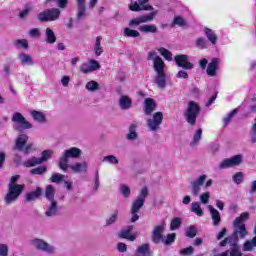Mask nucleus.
<instances>
[{"instance_id":"1","label":"nucleus","mask_w":256,"mask_h":256,"mask_svg":"<svg viewBox=\"0 0 256 256\" xmlns=\"http://www.w3.org/2000/svg\"><path fill=\"white\" fill-rule=\"evenodd\" d=\"M147 60L153 62V69L156 73L154 83L158 89H165L167 87V75L165 74V61L157 55L155 50L148 52Z\"/></svg>"},{"instance_id":"2","label":"nucleus","mask_w":256,"mask_h":256,"mask_svg":"<svg viewBox=\"0 0 256 256\" xmlns=\"http://www.w3.org/2000/svg\"><path fill=\"white\" fill-rule=\"evenodd\" d=\"M21 176L15 175L12 176L10 179V182L8 184V192L6 193L4 197V203L6 205H12V203H15L17 199L21 196V193H23V190L25 189V184H17V181Z\"/></svg>"},{"instance_id":"3","label":"nucleus","mask_w":256,"mask_h":256,"mask_svg":"<svg viewBox=\"0 0 256 256\" xmlns=\"http://www.w3.org/2000/svg\"><path fill=\"white\" fill-rule=\"evenodd\" d=\"M146 197H149V189L147 186L143 187L140 190L139 195L134 199V201L131 204L130 213H131V219L130 223H135V221H139V212L141 209H143V206L145 205V199Z\"/></svg>"},{"instance_id":"4","label":"nucleus","mask_w":256,"mask_h":256,"mask_svg":"<svg viewBox=\"0 0 256 256\" xmlns=\"http://www.w3.org/2000/svg\"><path fill=\"white\" fill-rule=\"evenodd\" d=\"M83 151L77 147H71L62 152L58 160V167L61 171H69V159H80Z\"/></svg>"},{"instance_id":"5","label":"nucleus","mask_w":256,"mask_h":256,"mask_svg":"<svg viewBox=\"0 0 256 256\" xmlns=\"http://www.w3.org/2000/svg\"><path fill=\"white\" fill-rule=\"evenodd\" d=\"M201 114V106L195 101H189L184 111L185 121L192 127L197 123V117Z\"/></svg>"},{"instance_id":"6","label":"nucleus","mask_w":256,"mask_h":256,"mask_svg":"<svg viewBox=\"0 0 256 256\" xmlns=\"http://www.w3.org/2000/svg\"><path fill=\"white\" fill-rule=\"evenodd\" d=\"M39 23H53L61 19V10L59 8H47L39 12L36 16Z\"/></svg>"},{"instance_id":"7","label":"nucleus","mask_w":256,"mask_h":256,"mask_svg":"<svg viewBox=\"0 0 256 256\" xmlns=\"http://www.w3.org/2000/svg\"><path fill=\"white\" fill-rule=\"evenodd\" d=\"M12 123H16L13 125L14 131H18V133H21V131H25V129H33V124L31 122L27 121L25 119V116L21 114V112H15L12 115Z\"/></svg>"},{"instance_id":"8","label":"nucleus","mask_w":256,"mask_h":256,"mask_svg":"<svg viewBox=\"0 0 256 256\" xmlns=\"http://www.w3.org/2000/svg\"><path fill=\"white\" fill-rule=\"evenodd\" d=\"M149 131L156 133L163 125V112H155L151 118L146 119Z\"/></svg>"},{"instance_id":"9","label":"nucleus","mask_w":256,"mask_h":256,"mask_svg":"<svg viewBox=\"0 0 256 256\" xmlns=\"http://www.w3.org/2000/svg\"><path fill=\"white\" fill-rule=\"evenodd\" d=\"M31 245L33 248L37 249V251H43V253H48V255L55 254V251L57 250L55 246L39 238L31 240Z\"/></svg>"},{"instance_id":"10","label":"nucleus","mask_w":256,"mask_h":256,"mask_svg":"<svg viewBox=\"0 0 256 256\" xmlns=\"http://www.w3.org/2000/svg\"><path fill=\"white\" fill-rule=\"evenodd\" d=\"M246 235H248V232L245 224L233 222V232L231 236L234 238V241L239 243V239H245Z\"/></svg>"},{"instance_id":"11","label":"nucleus","mask_w":256,"mask_h":256,"mask_svg":"<svg viewBox=\"0 0 256 256\" xmlns=\"http://www.w3.org/2000/svg\"><path fill=\"white\" fill-rule=\"evenodd\" d=\"M174 61L177 67H181L184 71H191V69H194L195 67V64L189 61V56L185 54L176 55Z\"/></svg>"},{"instance_id":"12","label":"nucleus","mask_w":256,"mask_h":256,"mask_svg":"<svg viewBox=\"0 0 256 256\" xmlns=\"http://www.w3.org/2000/svg\"><path fill=\"white\" fill-rule=\"evenodd\" d=\"M243 163V157L241 155H236L232 158H226L219 164V169H229V167H237Z\"/></svg>"},{"instance_id":"13","label":"nucleus","mask_w":256,"mask_h":256,"mask_svg":"<svg viewBox=\"0 0 256 256\" xmlns=\"http://www.w3.org/2000/svg\"><path fill=\"white\" fill-rule=\"evenodd\" d=\"M221 65V58L214 57L208 63L206 68V75L208 77H217V72L219 71V67Z\"/></svg>"},{"instance_id":"14","label":"nucleus","mask_w":256,"mask_h":256,"mask_svg":"<svg viewBox=\"0 0 256 256\" xmlns=\"http://www.w3.org/2000/svg\"><path fill=\"white\" fill-rule=\"evenodd\" d=\"M206 179H207V175L202 174L196 180L190 182L192 195L194 197H197V195L201 193V187H203V184L205 183Z\"/></svg>"},{"instance_id":"15","label":"nucleus","mask_w":256,"mask_h":256,"mask_svg":"<svg viewBox=\"0 0 256 256\" xmlns=\"http://www.w3.org/2000/svg\"><path fill=\"white\" fill-rule=\"evenodd\" d=\"M97 69H101V64L95 59L89 60L88 63H83L80 67V71L85 75H87V73H93V71H97Z\"/></svg>"},{"instance_id":"16","label":"nucleus","mask_w":256,"mask_h":256,"mask_svg":"<svg viewBox=\"0 0 256 256\" xmlns=\"http://www.w3.org/2000/svg\"><path fill=\"white\" fill-rule=\"evenodd\" d=\"M129 9L130 11H135V12L153 11V6H151L148 1H139V2L135 1L129 4Z\"/></svg>"},{"instance_id":"17","label":"nucleus","mask_w":256,"mask_h":256,"mask_svg":"<svg viewBox=\"0 0 256 256\" xmlns=\"http://www.w3.org/2000/svg\"><path fill=\"white\" fill-rule=\"evenodd\" d=\"M165 232V226L164 225H157L153 228L151 241H153L156 245H159L163 238V233Z\"/></svg>"},{"instance_id":"18","label":"nucleus","mask_w":256,"mask_h":256,"mask_svg":"<svg viewBox=\"0 0 256 256\" xmlns=\"http://www.w3.org/2000/svg\"><path fill=\"white\" fill-rule=\"evenodd\" d=\"M154 18H155V14L153 13L139 16L129 21V27H139L141 23H149V21H153Z\"/></svg>"},{"instance_id":"19","label":"nucleus","mask_w":256,"mask_h":256,"mask_svg":"<svg viewBox=\"0 0 256 256\" xmlns=\"http://www.w3.org/2000/svg\"><path fill=\"white\" fill-rule=\"evenodd\" d=\"M44 215L48 219H51L53 217H57L60 215L59 204L57 203V201L50 202V204L46 206V211Z\"/></svg>"},{"instance_id":"20","label":"nucleus","mask_w":256,"mask_h":256,"mask_svg":"<svg viewBox=\"0 0 256 256\" xmlns=\"http://www.w3.org/2000/svg\"><path fill=\"white\" fill-rule=\"evenodd\" d=\"M157 111V102L153 98H146L144 100L143 112L147 116L153 115V112Z\"/></svg>"},{"instance_id":"21","label":"nucleus","mask_w":256,"mask_h":256,"mask_svg":"<svg viewBox=\"0 0 256 256\" xmlns=\"http://www.w3.org/2000/svg\"><path fill=\"white\" fill-rule=\"evenodd\" d=\"M118 106L121 111H129L133 107V99L128 95H121L118 100Z\"/></svg>"},{"instance_id":"22","label":"nucleus","mask_w":256,"mask_h":256,"mask_svg":"<svg viewBox=\"0 0 256 256\" xmlns=\"http://www.w3.org/2000/svg\"><path fill=\"white\" fill-rule=\"evenodd\" d=\"M42 195H43V188L36 187V189L34 191L26 193L25 201L27 203H31L33 201H37V199H41Z\"/></svg>"},{"instance_id":"23","label":"nucleus","mask_w":256,"mask_h":256,"mask_svg":"<svg viewBox=\"0 0 256 256\" xmlns=\"http://www.w3.org/2000/svg\"><path fill=\"white\" fill-rule=\"evenodd\" d=\"M133 229V225L126 226L118 233V237H120V239H127L128 241H135L136 237L131 234Z\"/></svg>"},{"instance_id":"24","label":"nucleus","mask_w":256,"mask_h":256,"mask_svg":"<svg viewBox=\"0 0 256 256\" xmlns=\"http://www.w3.org/2000/svg\"><path fill=\"white\" fill-rule=\"evenodd\" d=\"M208 211H210L214 227H219L221 225V213L211 205H208Z\"/></svg>"},{"instance_id":"25","label":"nucleus","mask_w":256,"mask_h":256,"mask_svg":"<svg viewBox=\"0 0 256 256\" xmlns=\"http://www.w3.org/2000/svg\"><path fill=\"white\" fill-rule=\"evenodd\" d=\"M85 17H87V6L85 5V1H78L76 20L83 21Z\"/></svg>"},{"instance_id":"26","label":"nucleus","mask_w":256,"mask_h":256,"mask_svg":"<svg viewBox=\"0 0 256 256\" xmlns=\"http://www.w3.org/2000/svg\"><path fill=\"white\" fill-rule=\"evenodd\" d=\"M30 115L36 123H40V125H45L47 123V115L44 112L33 110L30 112Z\"/></svg>"},{"instance_id":"27","label":"nucleus","mask_w":256,"mask_h":256,"mask_svg":"<svg viewBox=\"0 0 256 256\" xmlns=\"http://www.w3.org/2000/svg\"><path fill=\"white\" fill-rule=\"evenodd\" d=\"M28 141H29V136H27V134L18 135L15 141L14 149H17V151H23V147L27 145Z\"/></svg>"},{"instance_id":"28","label":"nucleus","mask_w":256,"mask_h":256,"mask_svg":"<svg viewBox=\"0 0 256 256\" xmlns=\"http://www.w3.org/2000/svg\"><path fill=\"white\" fill-rule=\"evenodd\" d=\"M18 59L24 67H31L32 65H35V61H33V57L29 54L20 53L18 55Z\"/></svg>"},{"instance_id":"29","label":"nucleus","mask_w":256,"mask_h":256,"mask_svg":"<svg viewBox=\"0 0 256 256\" xmlns=\"http://www.w3.org/2000/svg\"><path fill=\"white\" fill-rule=\"evenodd\" d=\"M138 127H139V125L137 123H132L129 126V132L126 135V139L128 141H135V139H139V134H137Z\"/></svg>"},{"instance_id":"30","label":"nucleus","mask_w":256,"mask_h":256,"mask_svg":"<svg viewBox=\"0 0 256 256\" xmlns=\"http://www.w3.org/2000/svg\"><path fill=\"white\" fill-rule=\"evenodd\" d=\"M88 167H89V163H87V161H84V162H77L74 165H71L70 169L74 173H83V172H87Z\"/></svg>"},{"instance_id":"31","label":"nucleus","mask_w":256,"mask_h":256,"mask_svg":"<svg viewBox=\"0 0 256 256\" xmlns=\"http://www.w3.org/2000/svg\"><path fill=\"white\" fill-rule=\"evenodd\" d=\"M103 41V37L97 36L94 41V53L96 57H101L103 55V46L101 45V42Z\"/></svg>"},{"instance_id":"32","label":"nucleus","mask_w":256,"mask_h":256,"mask_svg":"<svg viewBox=\"0 0 256 256\" xmlns=\"http://www.w3.org/2000/svg\"><path fill=\"white\" fill-rule=\"evenodd\" d=\"M204 34L212 45H217V34L208 27H204Z\"/></svg>"},{"instance_id":"33","label":"nucleus","mask_w":256,"mask_h":256,"mask_svg":"<svg viewBox=\"0 0 256 256\" xmlns=\"http://www.w3.org/2000/svg\"><path fill=\"white\" fill-rule=\"evenodd\" d=\"M45 36H46V43L49 45H53L57 41V36H55V32L51 28H46L45 29Z\"/></svg>"},{"instance_id":"34","label":"nucleus","mask_w":256,"mask_h":256,"mask_svg":"<svg viewBox=\"0 0 256 256\" xmlns=\"http://www.w3.org/2000/svg\"><path fill=\"white\" fill-rule=\"evenodd\" d=\"M45 198L47 199V201H50V202L57 201L55 199V187H53V185L46 186Z\"/></svg>"},{"instance_id":"35","label":"nucleus","mask_w":256,"mask_h":256,"mask_svg":"<svg viewBox=\"0 0 256 256\" xmlns=\"http://www.w3.org/2000/svg\"><path fill=\"white\" fill-rule=\"evenodd\" d=\"M255 247H256V236H254L251 240H247L244 242L242 250L243 251H255Z\"/></svg>"},{"instance_id":"36","label":"nucleus","mask_w":256,"mask_h":256,"mask_svg":"<svg viewBox=\"0 0 256 256\" xmlns=\"http://www.w3.org/2000/svg\"><path fill=\"white\" fill-rule=\"evenodd\" d=\"M85 89L90 93H95V91L101 90V85H99L97 81L92 80L86 83Z\"/></svg>"},{"instance_id":"37","label":"nucleus","mask_w":256,"mask_h":256,"mask_svg":"<svg viewBox=\"0 0 256 256\" xmlns=\"http://www.w3.org/2000/svg\"><path fill=\"white\" fill-rule=\"evenodd\" d=\"M229 256H242L241 248L239 247V242H235L228 250Z\"/></svg>"},{"instance_id":"38","label":"nucleus","mask_w":256,"mask_h":256,"mask_svg":"<svg viewBox=\"0 0 256 256\" xmlns=\"http://www.w3.org/2000/svg\"><path fill=\"white\" fill-rule=\"evenodd\" d=\"M43 162H41V158H37L35 156H32L29 158L26 162H24V166L26 167H37V165H42Z\"/></svg>"},{"instance_id":"39","label":"nucleus","mask_w":256,"mask_h":256,"mask_svg":"<svg viewBox=\"0 0 256 256\" xmlns=\"http://www.w3.org/2000/svg\"><path fill=\"white\" fill-rule=\"evenodd\" d=\"M13 45L16 49H29V42L27 39H16L13 41Z\"/></svg>"},{"instance_id":"40","label":"nucleus","mask_w":256,"mask_h":256,"mask_svg":"<svg viewBox=\"0 0 256 256\" xmlns=\"http://www.w3.org/2000/svg\"><path fill=\"white\" fill-rule=\"evenodd\" d=\"M175 25H178V27H187V20L183 16H175L171 27H175Z\"/></svg>"},{"instance_id":"41","label":"nucleus","mask_w":256,"mask_h":256,"mask_svg":"<svg viewBox=\"0 0 256 256\" xmlns=\"http://www.w3.org/2000/svg\"><path fill=\"white\" fill-rule=\"evenodd\" d=\"M191 212L195 213L198 217H203L204 212H203V209H201V203L199 202L192 203Z\"/></svg>"},{"instance_id":"42","label":"nucleus","mask_w":256,"mask_h":256,"mask_svg":"<svg viewBox=\"0 0 256 256\" xmlns=\"http://www.w3.org/2000/svg\"><path fill=\"white\" fill-rule=\"evenodd\" d=\"M202 135H203L202 129L196 130V132L192 138V141L190 142V147H195L196 145H198L199 141H201Z\"/></svg>"},{"instance_id":"43","label":"nucleus","mask_w":256,"mask_h":256,"mask_svg":"<svg viewBox=\"0 0 256 256\" xmlns=\"http://www.w3.org/2000/svg\"><path fill=\"white\" fill-rule=\"evenodd\" d=\"M119 191L124 199H129L131 197V188L127 184H120Z\"/></svg>"},{"instance_id":"44","label":"nucleus","mask_w":256,"mask_h":256,"mask_svg":"<svg viewBox=\"0 0 256 256\" xmlns=\"http://www.w3.org/2000/svg\"><path fill=\"white\" fill-rule=\"evenodd\" d=\"M139 31H141V33H157V26L155 25H142L139 28Z\"/></svg>"},{"instance_id":"45","label":"nucleus","mask_w":256,"mask_h":256,"mask_svg":"<svg viewBox=\"0 0 256 256\" xmlns=\"http://www.w3.org/2000/svg\"><path fill=\"white\" fill-rule=\"evenodd\" d=\"M185 235L189 239H195V237H197V227H195L194 225L187 227L185 229Z\"/></svg>"},{"instance_id":"46","label":"nucleus","mask_w":256,"mask_h":256,"mask_svg":"<svg viewBox=\"0 0 256 256\" xmlns=\"http://www.w3.org/2000/svg\"><path fill=\"white\" fill-rule=\"evenodd\" d=\"M124 35L126 37H132L133 39H137V37H140L141 34L139 33V31L131 29V28H125L124 29Z\"/></svg>"},{"instance_id":"47","label":"nucleus","mask_w":256,"mask_h":256,"mask_svg":"<svg viewBox=\"0 0 256 256\" xmlns=\"http://www.w3.org/2000/svg\"><path fill=\"white\" fill-rule=\"evenodd\" d=\"M2 71L4 73V77H11L13 73V64L11 63H4L2 67Z\"/></svg>"},{"instance_id":"48","label":"nucleus","mask_w":256,"mask_h":256,"mask_svg":"<svg viewBox=\"0 0 256 256\" xmlns=\"http://www.w3.org/2000/svg\"><path fill=\"white\" fill-rule=\"evenodd\" d=\"M237 113H239V110L234 109L230 113H228L226 117L223 118V123H224L225 127H227V125H229L231 123V119H233L235 117V115H237Z\"/></svg>"},{"instance_id":"49","label":"nucleus","mask_w":256,"mask_h":256,"mask_svg":"<svg viewBox=\"0 0 256 256\" xmlns=\"http://www.w3.org/2000/svg\"><path fill=\"white\" fill-rule=\"evenodd\" d=\"M195 47H197V49H207V39H205V37H199L198 39H196Z\"/></svg>"},{"instance_id":"50","label":"nucleus","mask_w":256,"mask_h":256,"mask_svg":"<svg viewBox=\"0 0 256 256\" xmlns=\"http://www.w3.org/2000/svg\"><path fill=\"white\" fill-rule=\"evenodd\" d=\"M158 51L166 61H173V54L167 48L161 47Z\"/></svg>"},{"instance_id":"51","label":"nucleus","mask_w":256,"mask_h":256,"mask_svg":"<svg viewBox=\"0 0 256 256\" xmlns=\"http://www.w3.org/2000/svg\"><path fill=\"white\" fill-rule=\"evenodd\" d=\"M249 217H250L249 212H242L239 217L235 218L234 223L245 225V221H247Z\"/></svg>"},{"instance_id":"52","label":"nucleus","mask_w":256,"mask_h":256,"mask_svg":"<svg viewBox=\"0 0 256 256\" xmlns=\"http://www.w3.org/2000/svg\"><path fill=\"white\" fill-rule=\"evenodd\" d=\"M177 235L175 233L168 234L165 238V236L162 238L161 242L164 243V245H171V243H175Z\"/></svg>"},{"instance_id":"53","label":"nucleus","mask_w":256,"mask_h":256,"mask_svg":"<svg viewBox=\"0 0 256 256\" xmlns=\"http://www.w3.org/2000/svg\"><path fill=\"white\" fill-rule=\"evenodd\" d=\"M31 175H45L47 173V166H39L36 168H33L30 171Z\"/></svg>"},{"instance_id":"54","label":"nucleus","mask_w":256,"mask_h":256,"mask_svg":"<svg viewBox=\"0 0 256 256\" xmlns=\"http://www.w3.org/2000/svg\"><path fill=\"white\" fill-rule=\"evenodd\" d=\"M181 218L175 217L170 223V231H175L181 227Z\"/></svg>"},{"instance_id":"55","label":"nucleus","mask_w":256,"mask_h":256,"mask_svg":"<svg viewBox=\"0 0 256 256\" xmlns=\"http://www.w3.org/2000/svg\"><path fill=\"white\" fill-rule=\"evenodd\" d=\"M105 163H110V165H119V159L115 155H108L103 158Z\"/></svg>"},{"instance_id":"56","label":"nucleus","mask_w":256,"mask_h":256,"mask_svg":"<svg viewBox=\"0 0 256 256\" xmlns=\"http://www.w3.org/2000/svg\"><path fill=\"white\" fill-rule=\"evenodd\" d=\"M244 177L245 174L243 172H236L232 176V180L234 181V183H236V185H241V182L243 181Z\"/></svg>"},{"instance_id":"57","label":"nucleus","mask_w":256,"mask_h":256,"mask_svg":"<svg viewBox=\"0 0 256 256\" xmlns=\"http://www.w3.org/2000/svg\"><path fill=\"white\" fill-rule=\"evenodd\" d=\"M227 243H229L230 247L233 246V243H237L233 236H229L224 238L220 243H219V247H227Z\"/></svg>"},{"instance_id":"58","label":"nucleus","mask_w":256,"mask_h":256,"mask_svg":"<svg viewBox=\"0 0 256 256\" xmlns=\"http://www.w3.org/2000/svg\"><path fill=\"white\" fill-rule=\"evenodd\" d=\"M31 13V4H26V8L22 10L18 17L19 19H25L26 17H29V14Z\"/></svg>"},{"instance_id":"59","label":"nucleus","mask_w":256,"mask_h":256,"mask_svg":"<svg viewBox=\"0 0 256 256\" xmlns=\"http://www.w3.org/2000/svg\"><path fill=\"white\" fill-rule=\"evenodd\" d=\"M117 217H119V213L115 212L113 213L107 220H106V227H109L115 223H117Z\"/></svg>"},{"instance_id":"60","label":"nucleus","mask_w":256,"mask_h":256,"mask_svg":"<svg viewBox=\"0 0 256 256\" xmlns=\"http://www.w3.org/2000/svg\"><path fill=\"white\" fill-rule=\"evenodd\" d=\"M51 155H53V151H51V150H44L42 152V156L40 157V161L42 163H45V162L49 161V159H51Z\"/></svg>"},{"instance_id":"61","label":"nucleus","mask_w":256,"mask_h":256,"mask_svg":"<svg viewBox=\"0 0 256 256\" xmlns=\"http://www.w3.org/2000/svg\"><path fill=\"white\" fill-rule=\"evenodd\" d=\"M209 199H211L210 192H204L200 195V203H202V205H207L209 203Z\"/></svg>"},{"instance_id":"62","label":"nucleus","mask_w":256,"mask_h":256,"mask_svg":"<svg viewBox=\"0 0 256 256\" xmlns=\"http://www.w3.org/2000/svg\"><path fill=\"white\" fill-rule=\"evenodd\" d=\"M64 177H65V175H63V174L54 173V174H52L50 181H51V183H61V181H63Z\"/></svg>"},{"instance_id":"63","label":"nucleus","mask_w":256,"mask_h":256,"mask_svg":"<svg viewBox=\"0 0 256 256\" xmlns=\"http://www.w3.org/2000/svg\"><path fill=\"white\" fill-rule=\"evenodd\" d=\"M9 255V247L7 244H0V256H8Z\"/></svg>"},{"instance_id":"64","label":"nucleus","mask_w":256,"mask_h":256,"mask_svg":"<svg viewBox=\"0 0 256 256\" xmlns=\"http://www.w3.org/2000/svg\"><path fill=\"white\" fill-rule=\"evenodd\" d=\"M181 255H193L195 253V248L193 246H189L180 251Z\"/></svg>"}]
</instances>
